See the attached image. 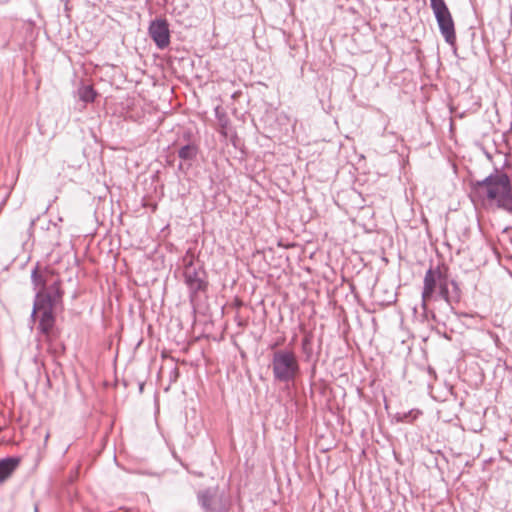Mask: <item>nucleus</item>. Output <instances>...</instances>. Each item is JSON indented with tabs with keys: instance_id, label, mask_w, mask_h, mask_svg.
<instances>
[{
	"instance_id": "obj_11",
	"label": "nucleus",
	"mask_w": 512,
	"mask_h": 512,
	"mask_svg": "<svg viewBox=\"0 0 512 512\" xmlns=\"http://www.w3.org/2000/svg\"><path fill=\"white\" fill-rule=\"evenodd\" d=\"M449 280L448 275L443 279V281L438 286L439 288V296L445 300V302L452 307V304L455 302L454 296L452 292L449 290Z\"/></svg>"
},
{
	"instance_id": "obj_18",
	"label": "nucleus",
	"mask_w": 512,
	"mask_h": 512,
	"mask_svg": "<svg viewBox=\"0 0 512 512\" xmlns=\"http://www.w3.org/2000/svg\"><path fill=\"white\" fill-rule=\"evenodd\" d=\"M208 512H225L223 508L220 509H210Z\"/></svg>"
},
{
	"instance_id": "obj_10",
	"label": "nucleus",
	"mask_w": 512,
	"mask_h": 512,
	"mask_svg": "<svg viewBox=\"0 0 512 512\" xmlns=\"http://www.w3.org/2000/svg\"><path fill=\"white\" fill-rule=\"evenodd\" d=\"M198 502L201 505V507L206 511H210L212 501L216 498L215 491L212 489H205L202 491H199L197 494Z\"/></svg>"
},
{
	"instance_id": "obj_5",
	"label": "nucleus",
	"mask_w": 512,
	"mask_h": 512,
	"mask_svg": "<svg viewBox=\"0 0 512 512\" xmlns=\"http://www.w3.org/2000/svg\"><path fill=\"white\" fill-rule=\"evenodd\" d=\"M446 275L447 268L441 266H437L435 268L430 267L425 273L424 286L422 291V308L427 320L429 319L430 315L432 320L436 321L435 313L427 310V301L432 298L436 287L440 285Z\"/></svg>"
},
{
	"instance_id": "obj_15",
	"label": "nucleus",
	"mask_w": 512,
	"mask_h": 512,
	"mask_svg": "<svg viewBox=\"0 0 512 512\" xmlns=\"http://www.w3.org/2000/svg\"><path fill=\"white\" fill-rule=\"evenodd\" d=\"M43 308H45V305L42 304L39 299H37L35 297V300H34V304H33V309H32V313H31V319L32 321H35L36 319V315H37V312L38 311H42Z\"/></svg>"
},
{
	"instance_id": "obj_12",
	"label": "nucleus",
	"mask_w": 512,
	"mask_h": 512,
	"mask_svg": "<svg viewBox=\"0 0 512 512\" xmlns=\"http://www.w3.org/2000/svg\"><path fill=\"white\" fill-rule=\"evenodd\" d=\"M197 148L192 144L182 146L178 151V156L182 160H192L196 157Z\"/></svg>"
},
{
	"instance_id": "obj_4",
	"label": "nucleus",
	"mask_w": 512,
	"mask_h": 512,
	"mask_svg": "<svg viewBox=\"0 0 512 512\" xmlns=\"http://www.w3.org/2000/svg\"><path fill=\"white\" fill-rule=\"evenodd\" d=\"M439 30L445 41L454 45L456 42L455 26L452 15L444 0H430Z\"/></svg>"
},
{
	"instance_id": "obj_3",
	"label": "nucleus",
	"mask_w": 512,
	"mask_h": 512,
	"mask_svg": "<svg viewBox=\"0 0 512 512\" xmlns=\"http://www.w3.org/2000/svg\"><path fill=\"white\" fill-rule=\"evenodd\" d=\"M270 367L274 381L288 384L300 374V364L297 355L289 349H279L273 352Z\"/></svg>"
},
{
	"instance_id": "obj_1",
	"label": "nucleus",
	"mask_w": 512,
	"mask_h": 512,
	"mask_svg": "<svg viewBox=\"0 0 512 512\" xmlns=\"http://www.w3.org/2000/svg\"><path fill=\"white\" fill-rule=\"evenodd\" d=\"M475 192L512 216V188L506 173L498 170L475 183Z\"/></svg>"
},
{
	"instance_id": "obj_13",
	"label": "nucleus",
	"mask_w": 512,
	"mask_h": 512,
	"mask_svg": "<svg viewBox=\"0 0 512 512\" xmlns=\"http://www.w3.org/2000/svg\"><path fill=\"white\" fill-rule=\"evenodd\" d=\"M79 98L85 103L95 100L96 92L91 86H83L78 90Z\"/></svg>"
},
{
	"instance_id": "obj_8",
	"label": "nucleus",
	"mask_w": 512,
	"mask_h": 512,
	"mask_svg": "<svg viewBox=\"0 0 512 512\" xmlns=\"http://www.w3.org/2000/svg\"><path fill=\"white\" fill-rule=\"evenodd\" d=\"M55 309H56L55 307L45 306V308H43V310H42V314H41L39 325H38V330L46 336H48L50 334V332L52 331V329L54 327V324H55L54 310Z\"/></svg>"
},
{
	"instance_id": "obj_9",
	"label": "nucleus",
	"mask_w": 512,
	"mask_h": 512,
	"mask_svg": "<svg viewBox=\"0 0 512 512\" xmlns=\"http://www.w3.org/2000/svg\"><path fill=\"white\" fill-rule=\"evenodd\" d=\"M19 459L8 457L0 460V482L5 481L17 468Z\"/></svg>"
},
{
	"instance_id": "obj_14",
	"label": "nucleus",
	"mask_w": 512,
	"mask_h": 512,
	"mask_svg": "<svg viewBox=\"0 0 512 512\" xmlns=\"http://www.w3.org/2000/svg\"><path fill=\"white\" fill-rule=\"evenodd\" d=\"M419 414H420L419 410H410L408 412L398 413L396 415V419L399 422H411V421L415 420Z\"/></svg>"
},
{
	"instance_id": "obj_2",
	"label": "nucleus",
	"mask_w": 512,
	"mask_h": 512,
	"mask_svg": "<svg viewBox=\"0 0 512 512\" xmlns=\"http://www.w3.org/2000/svg\"><path fill=\"white\" fill-rule=\"evenodd\" d=\"M31 281L37 290L35 297L45 306L55 307L62 302L63 291L60 288V279L52 271L39 272L36 266L31 273Z\"/></svg>"
},
{
	"instance_id": "obj_19",
	"label": "nucleus",
	"mask_w": 512,
	"mask_h": 512,
	"mask_svg": "<svg viewBox=\"0 0 512 512\" xmlns=\"http://www.w3.org/2000/svg\"><path fill=\"white\" fill-rule=\"evenodd\" d=\"M35 221H36L35 219H33V220L31 221V223H30V226H31V227H33V226L35 225Z\"/></svg>"
},
{
	"instance_id": "obj_7",
	"label": "nucleus",
	"mask_w": 512,
	"mask_h": 512,
	"mask_svg": "<svg viewBox=\"0 0 512 512\" xmlns=\"http://www.w3.org/2000/svg\"><path fill=\"white\" fill-rule=\"evenodd\" d=\"M148 33L159 49H164L170 44V30L165 19L156 18L152 20Z\"/></svg>"
},
{
	"instance_id": "obj_6",
	"label": "nucleus",
	"mask_w": 512,
	"mask_h": 512,
	"mask_svg": "<svg viewBox=\"0 0 512 512\" xmlns=\"http://www.w3.org/2000/svg\"><path fill=\"white\" fill-rule=\"evenodd\" d=\"M184 279L192 295L206 289L205 271L194 266L192 260L185 265Z\"/></svg>"
},
{
	"instance_id": "obj_17",
	"label": "nucleus",
	"mask_w": 512,
	"mask_h": 512,
	"mask_svg": "<svg viewBox=\"0 0 512 512\" xmlns=\"http://www.w3.org/2000/svg\"><path fill=\"white\" fill-rule=\"evenodd\" d=\"M309 343H310V341H309V339H308L307 337H306V338H304V339H303V341H302V345H303V347H304V348H305Z\"/></svg>"
},
{
	"instance_id": "obj_16",
	"label": "nucleus",
	"mask_w": 512,
	"mask_h": 512,
	"mask_svg": "<svg viewBox=\"0 0 512 512\" xmlns=\"http://www.w3.org/2000/svg\"><path fill=\"white\" fill-rule=\"evenodd\" d=\"M449 283L452 285V294L454 296L455 302H458L460 299V288L458 286V283L455 280L449 281Z\"/></svg>"
}]
</instances>
